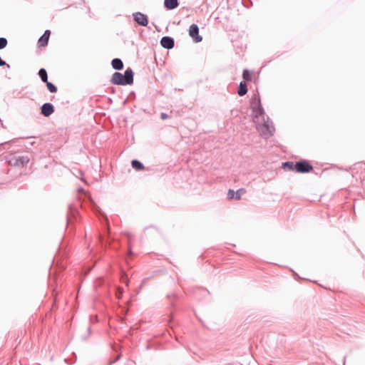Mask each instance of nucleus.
Returning a JSON list of instances; mask_svg holds the SVG:
<instances>
[{"mask_svg":"<svg viewBox=\"0 0 365 365\" xmlns=\"http://www.w3.org/2000/svg\"><path fill=\"white\" fill-rule=\"evenodd\" d=\"M252 119L255 124L256 129L264 138H268L272 135L274 127L269 117L266 115L262 106L259 96H254L251 100Z\"/></svg>","mask_w":365,"mask_h":365,"instance_id":"nucleus-1","label":"nucleus"},{"mask_svg":"<svg viewBox=\"0 0 365 365\" xmlns=\"http://www.w3.org/2000/svg\"><path fill=\"white\" fill-rule=\"evenodd\" d=\"M110 81L115 85H130L133 83V72L131 68H127L124 75L115 72L113 74Z\"/></svg>","mask_w":365,"mask_h":365,"instance_id":"nucleus-2","label":"nucleus"},{"mask_svg":"<svg viewBox=\"0 0 365 365\" xmlns=\"http://www.w3.org/2000/svg\"><path fill=\"white\" fill-rule=\"evenodd\" d=\"M9 164L17 167H24L29 162L28 156H11L9 160Z\"/></svg>","mask_w":365,"mask_h":365,"instance_id":"nucleus-3","label":"nucleus"},{"mask_svg":"<svg viewBox=\"0 0 365 365\" xmlns=\"http://www.w3.org/2000/svg\"><path fill=\"white\" fill-rule=\"evenodd\" d=\"M313 170V167L306 160H302L295 163V170L298 173H309Z\"/></svg>","mask_w":365,"mask_h":365,"instance_id":"nucleus-4","label":"nucleus"},{"mask_svg":"<svg viewBox=\"0 0 365 365\" xmlns=\"http://www.w3.org/2000/svg\"><path fill=\"white\" fill-rule=\"evenodd\" d=\"M188 33L195 43H199L202 41V37L199 35V28L197 25L192 24L189 28Z\"/></svg>","mask_w":365,"mask_h":365,"instance_id":"nucleus-5","label":"nucleus"},{"mask_svg":"<svg viewBox=\"0 0 365 365\" xmlns=\"http://www.w3.org/2000/svg\"><path fill=\"white\" fill-rule=\"evenodd\" d=\"M246 193V190L245 188H240L237 190L236 192L233 190L230 189L227 192V198L231 200L233 199H236L237 200L241 199L242 195Z\"/></svg>","mask_w":365,"mask_h":365,"instance_id":"nucleus-6","label":"nucleus"},{"mask_svg":"<svg viewBox=\"0 0 365 365\" xmlns=\"http://www.w3.org/2000/svg\"><path fill=\"white\" fill-rule=\"evenodd\" d=\"M134 19L138 24L143 26H146L148 24L147 16L145 14L140 12H138L134 14Z\"/></svg>","mask_w":365,"mask_h":365,"instance_id":"nucleus-7","label":"nucleus"},{"mask_svg":"<svg viewBox=\"0 0 365 365\" xmlns=\"http://www.w3.org/2000/svg\"><path fill=\"white\" fill-rule=\"evenodd\" d=\"M160 44L165 48L170 49L174 46V40L170 37L165 36L162 38Z\"/></svg>","mask_w":365,"mask_h":365,"instance_id":"nucleus-8","label":"nucleus"},{"mask_svg":"<svg viewBox=\"0 0 365 365\" xmlns=\"http://www.w3.org/2000/svg\"><path fill=\"white\" fill-rule=\"evenodd\" d=\"M53 111V107L51 103H44L41 107V113L46 117L51 115Z\"/></svg>","mask_w":365,"mask_h":365,"instance_id":"nucleus-9","label":"nucleus"},{"mask_svg":"<svg viewBox=\"0 0 365 365\" xmlns=\"http://www.w3.org/2000/svg\"><path fill=\"white\" fill-rule=\"evenodd\" d=\"M50 31L48 30H46L43 36L39 38L38 40V45L39 46L44 47L48 44V41L50 37Z\"/></svg>","mask_w":365,"mask_h":365,"instance_id":"nucleus-10","label":"nucleus"},{"mask_svg":"<svg viewBox=\"0 0 365 365\" xmlns=\"http://www.w3.org/2000/svg\"><path fill=\"white\" fill-rule=\"evenodd\" d=\"M164 5L168 9H173L178 7V0H165Z\"/></svg>","mask_w":365,"mask_h":365,"instance_id":"nucleus-11","label":"nucleus"},{"mask_svg":"<svg viewBox=\"0 0 365 365\" xmlns=\"http://www.w3.org/2000/svg\"><path fill=\"white\" fill-rule=\"evenodd\" d=\"M111 65L115 70H121L123 68V63L119 58H114L111 62Z\"/></svg>","mask_w":365,"mask_h":365,"instance_id":"nucleus-12","label":"nucleus"},{"mask_svg":"<svg viewBox=\"0 0 365 365\" xmlns=\"http://www.w3.org/2000/svg\"><path fill=\"white\" fill-rule=\"evenodd\" d=\"M247 93V85L245 82H241L239 85L237 93L240 96H245Z\"/></svg>","mask_w":365,"mask_h":365,"instance_id":"nucleus-13","label":"nucleus"},{"mask_svg":"<svg viewBox=\"0 0 365 365\" xmlns=\"http://www.w3.org/2000/svg\"><path fill=\"white\" fill-rule=\"evenodd\" d=\"M132 167L136 170H144V165L138 160H133L131 162Z\"/></svg>","mask_w":365,"mask_h":365,"instance_id":"nucleus-14","label":"nucleus"},{"mask_svg":"<svg viewBox=\"0 0 365 365\" xmlns=\"http://www.w3.org/2000/svg\"><path fill=\"white\" fill-rule=\"evenodd\" d=\"M252 73L248 70H244L242 73V77L246 81H251L252 79Z\"/></svg>","mask_w":365,"mask_h":365,"instance_id":"nucleus-15","label":"nucleus"},{"mask_svg":"<svg viewBox=\"0 0 365 365\" xmlns=\"http://www.w3.org/2000/svg\"><path fill=\"white\" fill-rule=\"evenodd\" d=\"M38 75L42 80L43 82H47L48 81V76L47 72L44 68H41L38 71Z\"/></svg>","mask_w":365,"mask_h":365,"instance_id":"nucleus-16","label":"nucleus"},{"mask_svg":"<svg viewBox=\"0 0 365 365\" xmlns=\"http://www.w3.org/2000/svg\"><path fill=\"white\" fill-rule=\"evenodd\" d=\"M46 83V86L51 93H56L57 91L56 87L53 83H51V82H48V81H47Z\"/></svg>","mask_w":365,"mask_h":365,"instance_id":"nucleus-17","label":"nucleus"},{"mask_svg":"<svg viewBox=\"0 0 365 365\" xmlns=\"http://www.w3.org/2000/svg\"><path fill=\"white\" fill-rule=\"evenodd\" d=\"M284 168H287L288 170H295V163L292 162H287L284 163Z\"/></svg>","mask_w":365,"mask_h":365,"instance_id":"nucleus-18","label":"nucleus"},{"mask_svg":"<svg viewBox=\"0 0 365 365\" xmlns=\"http://www.w3.org/2000/svg\"><path fill=\"white\" fill-rule=\"evenodd\" d=\"M7 45V40L5 38H0V49L5 48Z\"/></svg>","mask_w":365,"mask_h":365,"instance_id":"nucleus-19","label":"nucleus"},{"mask_svg":"<svg viewBox=\"0 0 365 365\" xmlns=\"http://www.w3.org/2000/svg\"><path fill=\"white\" fill-rule=\"evenodd\" d=\"M121 281L125 283L126 285H128V277L127 276L125 275V274H123L122 276H121V278H120Z\"/></svg>","mask_w":365,"mask_h":365,"instance_id":"nucleus-20","label":"nucleus"},{"mask_svg":"<svg viewBox=\"0 0 365 365\" xmlns=\"http://www.w3.org/2000/svg\"><path fill=\"white\" fill-rule=\"evenodd\" d=\"M119 359H120V355H118L114 361H110L109 364L110 365L111 364L115 363Z\"/></svg>","mask_w":365,"mask_h":365,"instance_id":"nucleus-21","label":"nucleus"},{"mask_svg":"<svg viewBox=\"0 0 365 365\" xmlns=\"http://www.w3.org/2000/svg\"><path fill=\"white\" fill-rule=\"evenodd\" d=\"M167 118H168V115L167 114H165V113H162L161 114V118L162 119L164 120V119H166Z\"/></svg>","mask_w":365,"mask_h":365,"instance_id":"nucleus-22","label":"nucleus"},{"mask_svg":"<svg viewBox=\"0 0 365 365\" xmlns=\"http://www.w3.org/2000/svg\"><path fill=\"white\" fill-rule=\"evenodd\" d=\"M118 291H119L120 294H122L121 289H119Z\"/></svg>","mask_w":365,"mask_h":365,"instance_id":"nucleus-23","label":"nucleus"}]
</instances>
